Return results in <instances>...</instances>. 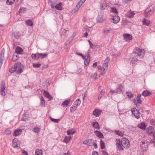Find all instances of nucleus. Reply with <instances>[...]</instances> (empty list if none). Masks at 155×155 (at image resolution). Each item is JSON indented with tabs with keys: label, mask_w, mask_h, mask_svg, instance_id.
Masks as SVG:
<instances>
[{
	"label": "nucleus",
	"mask_w": 155,
	"mask_h": 155,
	"mask_svg": "<svg viewBox=\"0 0 155 155\" xmlns=\"http://www.w3.org/2000/svg\"><path fill=\"white\" fill-rule=\"evenodd\" d=\"M15 72L18 74L21 73L24 69V66L22 63L18 62L15 65Z\"/></svg>",
	"instance_id": "nucleus-1"
},
{
	"label": "nucleus",
	"mask_w": 155,
	"mask_h": 155,
	"mask_svg": "<svg viewBox=\"0 0 155 155\" xmlns=\"http://www.w3.org/2000/svg\"><path fill=\"white\" fill-rule=\"evenodd\" d=\"M134 52L136 55H137L141 58H143L145 54V51L143 49H140L137 48L134 50Z\"/></svg>",
	"instance_id": "nucleus-2"
},
{
	"label": "nucleus",
	"mask_w": 155,
	"mask_h": 155,
	"mask_svg": "<svg viewBox=\"0 0 155 155\" xmlns=\"http://www.w3.org/2000/svg\"><path fill=\"white\" fill-rule=\"evenodd\" d=\"M122 144V146L124 148H127L130 146V141L128 140L126 138H124L121 140Z\"/></svg>",
	"instance_id": "nucleus-3"
},
{
	"label": "nucleus",
	"mask_w": 155,
	"mask_h": 155,
	"mask_svg": "<svg viewBox=\"0 0 155 155\" xmlns=\"http://www.w3.org/2000/svg\"><path fill=\"white\" fill-rule=\"evenodd\" d=\"M117 147L118 149L119 150H124V148L122 146V143L121 140L117 139L115 141Z\"/></svg>",
	"instance_id": "nucleus-4"
},
{
	"label": "nucleus",
	"mask_w": 155,
	"mask_h": 155,
	"mask_svg": "<svg viewBox=\"0 0 155 155\" xmlns=\"http://www.w3.org/2000/svg\"><path fill=\"white\" fill-rule=\"evenodd\" d=\"M6 87L5 86V84L4 81H2L1 84L0 93L2 96H5V90Z\"/></svg>",
	"instance_id": "nucleus-5"
},
{
	"label": "nucleus",
	"mask_w": 155,
	"mask_h": 155,
	"mask_svg": "<svg viewBox=\"0 0 155 155\" xmlns=\"http://www.w3.org/2000/svg\"><path fill=\"white\" fill-rule=\"evenodd\" d=\"M132 115L134 117L138 119L140 117V112L138 110L135 108L132 109L131 110Z\"/></svg>",
	"instance_id": "nucleus-6"
},
{
	"label": "nucleus",
	"mask_w": 155,
	"mask_h": 155,
	"mask_svg": "<svg viewBox=\"0 0 155 155\" xmlns=\"http://www.w3.org/2000/svg\"><path fill=\"white\" fill-rule=\"evenodd\" d=\"M152 10L149 8H148L146 10L144 13V16L145 17H149L153 13Z\"/></svg>",
	"instance_id": "nucleus-7"
},
{
	"label": "nucleus",
	"mask_w": 155,
	"mask_h": 155,
	"mask_svg": "<svg viewBox=\"0 0 155 155\" xmlns=\"http://www.w3.org/2000/svg\"><path fill=\"white\" fill-rule=\"evenodd\" d=\"M120 21V18L117 15L113 16L111 18V21L114 24L117 23Z\"/></svg>",
	"instance_id": "nucleus-8"
},
{
	"label": "nucleus",
	"mask_w": 155,
	"mask_h": 155,
	"mask_svg": "<svg viewBox=\"0 0 155 155\" xmlns=\"http://www.w3.org/2000/svg\"><path fill=\"white\" fill-rule=\"evenodd\" d=\"M89 51H88L87 52V58H85H85H84L85 59L84 63L85 66H87L88 65L90 61V55L89 54Z\"/></svg>",
	"instance_id": "nucleus-9"
},
{
	"label": "nucleus",
	"mask_w": 155,
	"mask_h": 155,
	"mask_svg": "<svg viewBox=\"0 0 155 155\" xmlns=\"http://www.w3.org/2000/svg\"><path fill=\"white\" fill-rule=\"evenodd\" d=\"M19 141H18V139L17 138L14 139L12 141V145L13 147L14 148L19 147Z\"/></svg>",
	"instance_id": "nucleus-10"
},
{
	"label": "nucleus",
	"mask_w": 155,
	"mask_h": 155,
	"mask_svg": "<svg viewBox=\"0 0 155 155\" xmlns=\"http://www.w3.org/2000/svg\"><path fill=\"white\" fill-rule=\"evenodd\" d=\"M124 39L127 41H129L132 38L131 35L129 34H124L123 35Z\"/></svg>",
	"instance_id": "nucleus-11"
},
{
	"label": "nucleus",
	"mask_w": 155,
	"mask_h": 155,
	"mask_svg": "<svg viewBox=\"0 0 155 155\" xmlns=\"http://www.w3.org/2000/svg\"><path fill=\"white\" fill-rule=\"evenodd\" d=\"M140 147L143 150H146L148 147L147 142L146 141H143L140 144Z\"/></svg>",
	"instance_id": "nucleus-12"
},
{
	"label": "nucleus",
	"mask_w": 155,
	"mask_h": 155,
	"mask_svg": "<svg viewBox=\"0 0 155 155\" xmlns=\"http://www.w3.org/2000/svg\"><path fill=\"white\" fill-rule=\"evenodd\" d=\"M93 140L89 139L84 141L83 143L87 146H91L93 143Z\"/></svg>",
	"instance_id": "nucleus-13"
},
{
	"label": "nucleus",
	"mask_w": 155,
	"mask_h": 155,
	"mask_svg": "<svg viewBox=\"0 0 155 155\" xmlns=\"http://www.w3.org/2000/svg\"><path fill=\"white\" fill-rule=\"evenodd\" d=\"M108 66V64H107L104 63L103 64V67L101 68V70L103 71V73H101V74L104 75L106 72V70Z\"/></svg>",
	"instance_id": "nucleus-14"
},
{
	"label": "nucleus",
	"mask_w": 155,
	"mask_h": 155,
	"mask_svg": "<svg viewBox=\"0 0 155 155\" xmlns=\"http://www.w3.org/2000/svg\"><path fill=\"white\" fill-rule=\"evenodd\" d=\"M154 130L153 128L152 127H149L146 129V132L148 135H151L152 134Z\"/></svg>",
	"instance_id": "nucleus-15"
},
{
	"label": "nucleus",
	"mask_w": 155,
	"mask_h": 155,
	"mask_svg": "<svg viewBox=\"0 0 155 155\" xmlns=\"http://www.w3.org/2000/svg\"><path fill=\"white\" fill-rule=\"evenodd\" d=\"M22 130L20 129H18L15 130L13 135L15 136H17L20 135L22 133Z\"/></svg>",
	"instance_id": "nucleus-16"
},
{
	"label": "nucleus",
	"mask_w": 155,
	"mask_h": 155,
	"mask_svg": "<svg viewBox=\"0 0 155 155\" xmlns=\"http://www.w3.org/2000/svg\"><path fill=\"white\" fill-rule=\"evenodd\" d=\"M97 20V23H102L103 21V15H99Z\"/></svg>",
	"instance_id": "nucleus-17"
},
{
	"label": "nucleus",
	"mask_w": 155,
	"mask_h": 155,
	"mask_svg": "<svg viewBox=\"0 0 155 155\" xmlns=\"http://www.w3.org/2000/svg\"><path fill=\"white\" fill-rule=\"evenodd\" d=\"M58 0H49V2L51 4V7L52 8H54V5H56Z\"/></svg>",
	"instance_id": "nucleus-18"
},
{
	"label": "nucleus",
	"mask_w": 155,
	"mask_h": 155,
	"mask_svg": "<svg viewBox=\"0 0 155 155\" xmlns=\"http://www.w3.org/2000/svg\"><path fill=\"white\" fill-rule=\"evenodd\" d=\"M44 94L47 98H48L49 100H51L52 99L53 97L51 96L50 93L46 91H44Z\"/></svg>",
	"instance_id": "nucleus-19"
},
{
	"label": "nucleus",
	"mask_w": 155,
	"mask_h": 155,
	"mask_svg": "<svg viewBox=\"0 0 155 155\" xmlns=\"http://www.w3.org/2000/svg\"><path fill=\"white\" fill-rule=\"evenodd\" d=\"M101 111L98 109H95L93 111V114L96 117H98L100 114Z\"/></svg>",
	"instance_id": "nucleus-20"
},
{
	"label": "nucleus",
	"mask_w": 155,
	"mask_h": 155,
	"mask_svg": "<svg viewBox=\"0 0 155 155\" xmlns=\"http://www.w3.org/2000/svg\"><path fill=\"white\" fill-rule=\"evenodd\" d=\"M86 0H81L78 2L76 6V8H77V10L80 8V7L84 2Z\"/></svg>",
	"instance_id": "nucleus-21"
},
{
	"label": "nucleus",
	"mask_w": 155,
	"mask_h": 155,
	"mask_svg": "<svg viewBox=\"0 0 155 155\" xmlns=\"http://www.w3.org/2000/svg\"><path fill=\"white\" fill-rule=\"evenodd\" d=\"M135 13L134 12L129 11L127 12V16L128 18H131L133 17Z\"/></svg>",
	"instance_id": "nucleus-22"
},
{
	"label": "nucleus",
	"mask_w": 155,
	"mask_h": 155,
	"mask_svg": "<svg viewBox=\"0 0 155 155\" xmlns=\"http://www.w3.org/2000/svg\"><path fill=\"white\" fill-rule=\"evenodd\" d=\"M129 61L132 64H135L137 61V58L134 57L130 58H129Z\"/></svg>",
	"instance_id": "nucleus-23"
},
{
	"label": "nucleus",
	"mask_w": 155,
	"mask_h": 155,
	"mask_svg": "<svg viewBox=\"0 0 155 155\" xmlns=\"http://www.w3.org/2000/svg\"><path fill=\"white\" fill-rule=\"evenodd\" d=\"M94 133H95L97 136L98 137H99L101 138H104V136L103 134L99 131L97 130L94 131Z\"/></svg>",
	"instance_id": "nucleus-24"
},
{
	"label": "nucleus",
	"mask_w": 155,
	"mask_h": 155,
	"mask_svg": "<svg viewBox=\"0 0 155 155\" xmlns=\"http://www.w3.org/2000/svg\"><path fill=\"white\" fill-rule=\"evenodd\" d=\"M23 51V50L20 47H17L15 49V52L18 54H21Z\"/></svg>",
	"instance_id": "nucleus-25"
},
{
	"label": "nucleus",
	"mask_w": 155,
	"mask_h": 155,
	"mask_svg": "<svg viewBox=\"0 0 155 155\" xmlns=\"http://www.w3.org/2000/svg\"><path fill=\"white\" fill-rule=\"evenodd\" d=\"M92 124L93 125V127L95 129H99L100 128L99 124L96 121L93 122L92 123Z\"/></svg>",
	"instance_id": "nucleus-26"
},
{
	"label": "nucleus",
	"mask_w": 155,
	"mask_h": 155,
	"mask_svg": "<svg viewBox=\"0 0 155 155\" xmlns=\"http://www.w3.org/2000/svg\"><path fill=\"white\" fill-rule=\"evenodd\" d=\"M62 5V3H60L58 4H56V5H54V7L57 9L59 10H61L62 9V7L61 6Z\"/></svg>",
	"instance_id": "nucleus-27"
},
{
	"label": "nucleus",
	"mask_w": 155,
	"mask_h": 155,
	"mask_svg": "<svg viewBox=\"0 0 155 155\" xmlns=\"http://www.w3.org/2000/svg\"><path fill=\"white\" fill-rule=\"evenodd\" d=\"M71 136H66L63 140V142L67 143H68L70 140H71Z\"/></svg>",
	"instance_id": "nucleus-28"
},
{
	"label": "nucleus",
	"mask_w": 155,
	"mask_h": 155,
	"mask_svg": "<svg viewBox=\"0 0 155 155\" xmlns=\"http://www.w3.org/2000/svg\"><path fill=\"white\" fill-rule=\"evenodd\" d=\"M28 114L25 113L22 115V117L21 119V120L23 121H26L28 120Z\"/></svg>",
	"instance_id": "nucleus-29"
},
{
	"label": "nucleus",
	"mask_w": 155,
	"mask_h": 155,
	"mask_svg": "<svg viewBox=\"0 0 155 155\" xmlns=\"http://www.w3.org/2000/svg\"><path fill=\"white\" fill-rule=\"evenodd\" d=\"M142 22L143 25H145L147 26H149L150 23V21L147 20L145 18L143 20Z\"/></svg>",
	"instance_id": "nucleus-30"
},
{
	"label": "nucleus",
	"mask_w": 155,
	"mask_h": 155,
	"mask_svg": "<svg viewBox=\"0 0 155 155\" xmlns=\"http://www.w3.org/2000/svg\"><path fill=\"white\" fill-rule=\"evenodd\" d=\"M142 94V95L145 97L149 96L151 94V93L150 92L146 90L144 91L143 92Z\"/></svg>",
	"instance_id": "nucleus-31"
},
{
	"label": "nucleus",
	"mask_w": 155,
	"mask_h": 155,
	"mask_svg": "<svg viewBox=\"0 0 155 155\" xmlns=\"http://www.w3.org/2000/svg\"><path fill=\"white\" fill-rule=\"evenodd\" d=\"M70 101V99H68L64 101L62 103V105L63 106H67L69 104Z\"/></svg>",
	"instance_id": "nucleus-32"
},
{
	"label": "nucleus",
	"mask_w": 155,
	"mask_h": 155,
	"mask_svg": "<svg viewBox=\"0 0 155 155\" xmlns=\"http://www.w3.org/2000/svg\"><path fill=\"white\" fill-rule=\"evenodd\" d=\"M35 155H42V151L41 150L36 149L35 151Z\"/></svg>",
	"instance_id": "nucleus-33"
},
{
	"label": "nucleus",
	"mask_w": 155,
	"mask_h": 155,
	"mask_svg": "<svg viewBox=\"0 0 155 155\" xmlns=\"http://www.w3.org/2000/svg\"><path fill=\"white\" fill-rule=\"evenodd\" d=\"M18 59V55L15 54H13L12 57V60L13 61L15 62Z\"/></svg>",
	"instance_id": "nucleus-34"
},
{
	"label": "nucleus",
	"mask_w": 155,
	"mask_h": 155,
	"mask_svg": "<svg viewBox=\"0 0 155 155\" xmlns=\"http://www.w3.org/2000/svg\"><path fill=\"white\" fill-rule=\"evenodd\" d=\"M137 127L142 129H145L146 127L145 124L143 123H142L141 124H139L138 125Z\"/></svg>",
	"instance_id": "nucleus-35"
},
{
	"label": "nucleus",
	"mask_w": 155,
	"mask_h": 155,
	"mask_svg": "<svg viewBox=\"0 0 155 155\" xmlns=\"http://www.w3.org/2000/svg\"><path fill=\"white\" fill-rule=\"evenodd\" d=\"M141 97V94H139L137 95L136 98L137 103L140 104H141L142 102L141 99H140Z\"/></svg>",
	"instance_id": "nucleus-36"
},
{
	"label": "nucleus",
	"mask_w": 155,
	"mask_h": 155,
	"mask_svg": "<svg viewBox=\"0 0 155 155\" xmlns=\"http://www.w3.org/2000/svg\"><path fill=\"white\" fill-rule=\"evenodd\" d=\"M26 8H25L21 7L20 8L19 11V12L21 13H25L26 12Z\"/></svg>",
	"instance_id": "nucleus-37"
},
{
	"label": "nucleus",
	"mask_w": 155,
	"mask_h": 155,
	"mask_svg": "<svg viewBox=\"0 0 155 155\" xmlns=\"http://www.w3.org/2000/svg\"><path fill=\"white\" fill-rule=\"evenodd\" d=\"M40 128L36 127L33 129L32 131L35 133H38L40 131Z\"/></svg>",
	"instance_id": "nucleus-38"
},
{
	"label": "nucleus",
	"mask_w": 155,
	"mask_h": 155,
	"mask_svg": "<svg viewBox=\"0 0 155 155\" xmlns=\"http://www.w3.org/2000/svg\"><path fill=\"white\" fill-rule=\"evenodd\" d=\"M114 132L117 135L120 137L123 136L124 134V133L118 130H115Z\"/></svg>",
	"instance_id": "nucleus-39"
},
{
	"label": "nucleus",
	"mask_w": 155,
	"mask_h": 155,
	"mask_svg": "<svg viewBox=\"0 0 155 155\" xmlns=\"http://www.w3.org/2000/svg\"><path fill=\"white\" fill-rule=\"evenodd\" d=\"M123 88V87L120 85L117 88L116 90H117L118 93L119 92L122 91Z\"/></svg>",
	"instance_id": "nucleus-40"
},
{
	"label": "nucleus",
	"mask_w": 155,
	"mask_h": 155,
	"mask_svg": "<svg viewBox=\"0 0 155 155\" xmlns=\"http://www.w3.org/2000/svg\"><path fill=\"white\" fill-rule=\"evenodd\" d=\"M41 63H33L32 64V66L33 67L35 68H39L41 66Z\"/></svg>",
	"instance_id": "nucleus-41"
},
{
	"label": "nucleus",
	"mask_w": 155,
	"mask_h": 155,
	"mask_svg": "<svg viewBox=\"0 0 155 155\" xmlns=\"http://www.w3.org/2000/svg\"><path fill=\"white\" fill-rule=\"evenodd\" d=\"M26 24L28 26H32L33 25V23L31 20L29 19L26 21Z\"/></svg>",
	"instance_id": "nucleus-42"
},
{
	"label": "nucleus",
	"mask_w": 155,
	"mask_h": 155,
	"mask_svg": "<svg viewBox=\"0 0 155 155\" xmlns=\"http://www.w3.org/2000/svg\"><path fill=\"white\" fill-rule=\"evenodd\" d=\"M77 108V107H76L73 104L72 106L70 107V111L71 112L73 113L75 111Z\"/></svg>",
	"instance_id": "nucleus-43"
},
{
	"label": "nucleus",
	"mask_w": 155,
	"mask_h": 155,
	"mask_svg": "<svg viewBox=\"0 0 155 155\" xmlns=\"http://www.w3.org/2000/svg\"><path fill=\"white\" fill-rule=\"evenodd\" d=\"M112 30V29L111 28H106L103 30V32L107 34L110 32Z\"/></svg>",
	"instance_id": "nucleus-44"
},
{
	"label": "nucleus",
	"mask_w": 155,
	"mask_h": 155,
	"mask_svg": "<svg viewBox=\"0 0 155 155\" xmlns=\"http://www.w3.org/2000/svg\"><path fill=\"white\" fill-rule=\"evenodd\" d=\"M105 93V91H104L102 90L101 92V93L99 95L98 97V99L100 100L102 97V96L104 95Z\"/></svg>",
	"instance_id": "nucleus-45"
},
{
	"label": "nucleus",
	"mask_w": 155,
	"mask_h": 155,
	"mask_svg": "<svg viewBox=\"0 0 155 155\" xmlns=\"http://www.w3.org/2000/svg\"><path fill=\"white\" fill-rule=\"evenodd\" d=\"M100 145L101 146V148L103 149L105 148V144L104 142L102 140L100 141Z\"/></svg>",
	"instance_id": "nucleus-46"
},
{
	"label": "nucleus",
	"mask_w": 155,
	"mask_h": 155,
	"mask_svg": "<svg viewBox=\"0 0 155 155\" xmlns=\"http://www.w3.org/2000/svg\"><path fill=\"white\" fill-rule=\"evenodd\" d=\"M15 0H7L6 3L9 5H11L14 2Z\"/></svg>",
	"instance_id": "nucleus-47"
},
{
	"label": "nucleus",
	"mask_w": 155,
	"mask_h": 155,
	"mask_svg": "<svg viewBox=\"0 0 155 155\" xmlns=\"http://www.w3.org/2000/svg\"><path fill=\"white\" fill-rule=\"evenodd\" d=\"M14 36L16 38H18L21 36L19 32H18L14 33Z\"/></svg>",
	"instance_id": "nucleus-48"
},
{
	"label": "nucleus",
	"mask_w": 155,
	"mask_h": 155,
	"mask_svg": "<svg viewBox=\"0 0 155 155\" xmlns=\"http://www.w3.org/2000/svg\"><path fill=\"white\" fill-rule=\"evenodd\" d=\"M67 134L68 135H73L75 132V131H73L71 130H69L67 131Z\"/></svg>",
	"instance_id": "nucleus-49"
},
{
	"label": "nucleus",
	"mask_w": 155,
	"mask_h": 155,
	"mask_svg": "<svg viewBox=\"0 0 155 155\" xmlns=\"http://www.w3.org/2000/svg\"><path fill=\"white\" fill-rule=\"evenodd\" d=\"M40 54H41V55H40V58L41 59L44 58H46L48 56V54L47 53H45L44 54H42L41 53H40Z\"/></svg>",
	"instance_id": "nucleus-50"
},
{
	"label": "nucleus",
	"mask_w": 155,
	"mask_h": 155,
	"mask_svg": "<svg viewBox=\"0 0 155 155\" xmlns=\"http://www.w3.org/2000/svg\"><path fill=\"white\" fill-rule=\"evenodd\" d=\"M111 12H112L115 13H117V10L115 7H112L111 8Z\"/></svg>",
	"instance_id": "nucleus-51"
},
{
	"label": "nucleus",
	"mask_w": 155,
	"mask_h": 155,
	"mask_svg": "<svg viewBox=\"0 0 155 155\" xmlns=\"http://www.w3.org/2000/svg\"><path fill=\"white\" fill-rule=\"evenodd\" d=\"M50 119L51 121L53 122L57 123L58 122L59 120V119H55L54 118H53L51 117H50Z\"/></svg>",
	"instance_id": "nucleus-52"
},
{
	"label": "nucleus",
	"mask_w": 155,
	"mask_h": 155,
	"mask_svg": "<svg viewBox=\"0 0 155 155\" xmlns=\"http://www.w3.org/2000/svg\"><path fill=\"white\" fill-rule=\"evenodd\" d=\"M126 94L129 97L132 98L133 97L132 94L130 92H127Z\"/></svg>",
	"instance_id": "nucleus-53"
},
{
	"label": "nucleus",
	"mask_w": 155,
	"mask_h": 155,
	"mask_svg": "<svg viewBox=\"0 0 155 155\" xmlns=\"http://www.w3.org/2000/svg\"><path fill=\"white\" fill-rule=\"evenodd\" d=\"M81 103V102H78V101H75L74 102L73 104L74 105H75L76 107H77L78 106H79V105H80Z\"/></svg>",
	"instance_id": "nucleus-54"
},
{
	"label": "nucleus",
	"mask_w": 155,
	"mask_h": 155,
	"mask_svg": "<svg viewBox=\"0 0 155 155\" xmlns=\"http://www.w3.org/2000/svg\"><path fill=\"white\" fill-rule=\"evenodd\" d=\"M11 134V131L10 130H6L5 134L7 135H10Z\"/></svg>",
	"instance_id": "nucleus-55"
},
{
	"label": "nucleus",
	"mask_w": 155,
	"mask_h": 155,
	"mask_svg": "<svg viewBox=\"0 0 155 155\" xmlns=\"http://www.w3.org/2000/svg\"><path fill=\"white\" fill-rule=\"evenodd\" d=\"M110 93L111 94V95H113L114 94H117V93H118V92L117 90H116V89H115V90L114 91L110 90Z\"/></svg>",
	"instance_id": "nucleus-56"
},
{
	"label": "nucleus",
	"mask_w": 155,
	"mask_h": 155,
	"mask_svg": "<svg viewBox=\"0 0 155 155\" xmlns=\"http://www.w3.org/2000/svg\"><path fill=\"white\" fill-rule=\"evenodd\" d=\"M9 71L12 73H13V72H15V66H14V67H12L10 68L9 69Z\"/></svg>",
	"instance_id": "nucleus-57"
},
{
	"label": "nucleus",
	"mask_w": 155,
	"mask_h": 155,
	"mask_svg": "<svg viewBox=\"0 0 155 155\" xmlns=\"http://www.w3.org/2000/svg\"><path fill=\"white\" fill-rule=\"evenodd\" d=\"M36 54H32L31 55V57L33 59V60H36Z\"/></svg>",
	"instance_id": "nucleus-58"
},
{
	"label": "nucleus",
	"mask_w": 155,
	"mask_h": 155,
	"mask_svg": "<svg viewBox=\"0 0 155 155\" xmlns=\"http://www.w3.org/2000/svg\"><path fill=\"white\" fill-rule=\"evenodd\" d=\"M151 143L153 144L154 146L155 147V139L153 138V139H151L150 142Z\"/></svg>",
	"instance_id": "nucleus-59"
},
{
	"label": "nucleus",
	"mask_w": 155,
	"mask_h": 155,
	"mask_svg": "<svg viewBox=\"0 0 155 155\" xmlns=\"http://www.w3.org/2000/svg\"><path fill=\"white\" fill-rule=\"evenodd\" d=\"M150 123L152 125L155 126V120H150Z\"/></svg>",
	"instance_id": "nucleus-60"
},
{
	"label": "nucleus",
	"mask_w": 155,
	"mask_h": 155,
	"mask_svg": "<svg viewBox=\"0 0 155 155\" xmlns=\"http://www.w3.org/2000/svg\"><path fill=\"white\" fill-rule=\"evenodd\" d=\"M110 61V58L109 57H107L105 60L104 61V63L107 64H108V63Z\"/></svg>",
	"instance_id": "nucleus-61"
},
{
	"label": "nucleus",
	"mask_w": 155,
	"mask_h": 155,
	"mask_svg": "<svg viewBox=\"0 0 155 155\" xmlns=\"http://www.w3.org/2000/svg\"><path fill=\"white\" fill-rule=\"evenodd\" d=\"M76 54H77L78 55H80V56H81L83 58V59H84V58H85V57L84 55H83L81 53H78V52H77L76 53Z\"/></svg>",
	"instance_id": "nucleus-62"
},
{
	"label": "nucleus",
	"mask_w": 155,
	"mask_h": 155,
	"mask_svg": "<svg viewBox=\"0 0 155 155\" xmlns=\"http://www.w3.org/2000/svg\"><path fill=\"white\" fill-rule=\"evenodd\" d=\"M88 41L89 42V45H90V48H92L93 47V44L91 43V41L89 40H88Z\"/></svg>",
	"instance_id": "nucleus-63"
},
{
	"label": "nucleus",
	"mask_w": 155,
	"mask_h": 155,
	"mask_svg": "<svg viewBox=\"0 0 155 155\" xmlns=\"http://www.w3.org/2000/svg\"><path fill=\"white\" fill-rule=\"evenodd\" d=\"M102 154L103 155H108V154L107 152L104 150L102 151Z\"/></svg>",
	"instance_id": "nucleus-64"
}]
</instances>
